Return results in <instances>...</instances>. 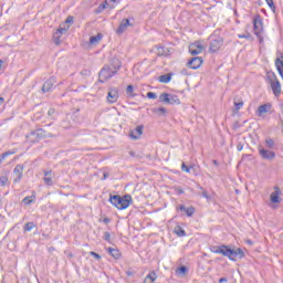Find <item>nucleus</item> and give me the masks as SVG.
<instances>
[{"label":"nucleus","instance_id":"f257e3e1","mask_svg":"<svg viewBox=\"0 0 283 283\" xmlns=\"http://www.w3.org/2000/svg\"><path fill=\"white\" fill-rule=\"evenodd\" d=\"M120 67H123L120 60H114L111 64H105L98 74L99 83H107V81L114 78L120 71Z\"/></svg>","mask_w":283,"mask_h":283},{"label":"nucleus","instance_id":"f03ea898","mask_svg":"<svg viewBox=\"0 0 283 283\" xmlns=\"http://www.w3.org/2000/svg\"><path fill=\"white\" fill-rule=\"evenodd\" d=\"M211 253H218L224 258H229L232 262H235V259L242 260L244 258V251L242 249H231L228 245H214L210 249Z\"/></svg>","mask_w":283,"mask_h":283},{"label":"nucleus","instance_id":"7ed1b4c3","mask_svg":"<svg viewBox=\"0 0 283 283\" xmlns=\"http://www.w3.org/2000/svg\"><path fill=\"white\" fill-rule=\"evenodd\" d=\"M109 202L111 205H113V207H116V209L123 211L132 205L133 199L130 195H125L123 197H120L119 195H111Z\"/></svg>","mask_w":283,"mask_h":283},{"label":"nucleus","instance_id":"20e7f679","mask_svg":"<svg viewBox=\"0 0 283 283\" xmlns=\"http://www.w3.org/2000/svg\"><path fill=\"white\" fill-rule=\"evenodd\" d=\"M268 81L271 85V90L274 96H280V94H282V85L280 84V80H277V75H275V73L269 74Z\"/></svg>","mask_w":283,"mask_h":283},{"label":"nucleus","instance_id":"39448f33","mask_svg":"<svg viewBox=\"0 0 283 283\" xmlns=\"http://www.w3.org/2000/svg\"><path fill=\"white\" fill-rule=\"evenodd\" d=\"M48 136H50V134H48L45 129L38 128L27 135V138L30 140V143H39V140H43V138H48Z\"/></svg>","mask_w":283,"mask_h":283},{"label":"nucleus","instance_id":"423d86ee","mask_svg":"<svg viewBox=\"0 0 283 283\" xmlns=\"http://www.w3.org/2000/svg\"><path fill=\"white\" fill-rule=\"evenodd\" d=\"M264 31V28L262 27V17L256 15L253 19V32L255 36L259 39L260 43H263L264 38H262V32Z\"/></svg>","mask_w":283,"mask_h":283},{"label":"nucleus","instance_id":"0eeeda50","mask_svg":"<svg viewBox=\"0 0 283 283\" xmlns=\"http://www.w3.org/2000/svg\"><path fill=\"white\" fill-rule=\"evenodd\" d=\"M160 103H166V105H180V98L177 95H171L169 93H161L159 96Z\"/></svg>","mask_w":283,"mask_h":283},{"label":"nucleus","instance_id":"6e6552de","mask_svg":"<svg viewBox=\"0 0 283 283\" xmlns=\"http://www.w3.org/2000/svg\"><path fill=\"white\" fill-rule=\"evenodd\" d=\"M258 151H259L260 157L263 160H269L270 163L275 160V151L266 149L262 146L258 147Z\"/></svg>","mask_w":283,"mask_h":283},{"label":"nucleus","instance_id":"1a4fd4ad","mask_svg":"<svg viewBox=\"0 0 283 283\" xmlns=\"http://www.w3.org/2000/svg\"><path fill=\"white\" fill-rule=\"evenodd\" d=\"M224 45V40L222 38H212L210 41L209 52L216 53L220 48Z\"/></svg>","mask_w":283,"mask_h":283},{"label":"nucleus","instance_id":"9d476101","mask_svg":"<svg viewBox=\"0 0 283 283\" xmlns=\"http://www.w3.org/2000/svg\"><path fill=\"white\" fill-rule=\"evenodd\" d=\"M134 23L129 22V19H123L119 27L116 30V34H124L127 28H133Z\"/></svg>","mask_w":283,"mask_h":283},{"label":"nucleus","instance_id":"9b49d317","mask_svg":"<svg viewBox=\"0 0 283 283\" xmlns=\"http://www.w3.org/2000/svg\"><path fill=\"white\" fill-rule=\"evenodd\" d=\"M14 179L13 182L17 185L21 182V179L23 178V165H17L13 169Z\"/></svg>","mask_w":283,"mask_h":283},{"label":"nucleus","instance_id":"f8f14e48","mask_svg":"<svg viewBox=\"0 0 283 283\" xmlns=\"http://www.w3.org/2000/svg\"><path fill=\"white\" fill-rule=\"evenodd\" d=\"M203 61L201 56L192 57L188 61L187 65L190 70H198L202 65Z\"/></svg>","mask_w":283,"mask_h":283},{"label":"nucleus","instance_id":"ddd939ff","mask_svg":"<svg viewBox=\"0 0 283 283\" xmlns=\"http://www.w3.org/2000/svg\"><path fill=\"white\" fill-rule=\"evenodd\" d=\"M273 107L272 103H265L258 107L256 115L258 116H264V114H269L271 112V108Z\"/></svg>","mask_w":283,"mask_h":283},{"label":"nucleus","instance_id":"4468645a","mask_svg":"<svg viewBox=\"0 0 283 283\" xmlns=\"http://www.w3.org/2000/svg\"><path fill=\"white\" fill-rule=\"evenodd\" d=\"M280 196H282V190H280V187L275 186L274 191L270 195L271 202H273V205L280 203Z\"/></svg>","mask_w":283,"mask_h":283},{"label":"nucleus","instance_id":"2eb2a0df","mask_svg":"<svg viewBox=\"0 0 283 283\" xmlns=\"http://www.w3.org/2000/svg\"><path fill=\"white\" fill-rule=\"evenodd\" d=\"M56 83V78L50 77L46 80L42 86V92L45 94L48 92H52V87H54V84Z\"/></svg>","mask_w":283,"mask_h":283},{"label":"nucleus","instance_id":"dca6fc26","mask_svg":"<svg viewBox=\"0 0 283 283\" xmlns=\"http://www.w3.org/2000/svg\"><path fill=\"white\" fill-rule=\"evenodd\" d=\"M202 50H205L203 46H201L200 43H197V44H191L189 46V52L192 56H198V54H201L202 53Z\"/></svg>","mask_w":283,"mask_h":283},{"label":"nucleus","instance_id":"f3484780","mask_svg":"<svg viewBox=\"0 0 283 283\" xmlns=\"http://www.w3.org/2000/svg\"><path fill=\"white\" fill-rule=\"evenodd\" d=\"M143 129H144L143 125L137 126L134 130L129 133L130 138L133 140H138V138L143 136Z\"/></svg>","mask_w":283,"mask_h":283},{"label":"nucleus","instance_id":"a211bd4d","mask_svg":"<svg viewBox=\"0 0 283 283\" xmlns=\"http://www.w3.org/2000/svg\"><path fill=\"white\" fill-rule=\"evenodd\" d=\"M156 49L157 56H171V50L169 48L157 45Z\"/></svg>","mask_w":283,"mask_h":283},{"label":"nucleus","instance_id":"6ab92c4d","mask_svg":"<svg viewBox=\"0 0 283 283\" xmlns=\"http://www.w3.org/2000/svg\"><path fill=\"white\" fill-rule=\"evenodd\" d=\"M179 211H185L186 216H188V218H191L193 216V213H196V208L193 206H190L189 208L185 207V205H180L178 207Z\"/></svg>","mask_w":283,"mask_h":283},{"label":"nucleus","instance_id":"aec40b11","mask_svg":"<svg viewBox=\"0 0 283 283\" xmlns=\"http://www.w3.org/2000/svg\"><path fill=\"white\" fill-rule=\"evenodd\" d=\"M107 101L108 103H116L118 101V88H113L108 92Z\"/></svg>","mask_w":283,"mask_h":283},{"label":"nucleus","instance_id":"412c9836","mask_svg":"<svg viewBox=\"0 0 283 283\" xmlns=\"http://www.w3.org/2000/svg\"><path fill=\"white\" fill-rule=\"evenodd\" d=\"M275 67L281 76V78L283 80V53H281V59L277 57L275 60Z\"/></svg>","mask_w":283,"mask_h":283},{"label":"nucleus","instance_id":"4be33fe9","mask_svg":"<svg viewBox=\"0 0 283 283\" xmlns=\"http://www.w3.org/2000/svg\"><path fill=\"white\" fill-rule=\"evenodd\" d=\"M44 184L48 185V187L54 186V180L52 179V170L44 171Z\"/></svg>","mask_w":283,"mask_h":283},{"label":"nucleus","instance_id":"5701e85b","mask_svg":"<svg viewBox=\"0 0 283 283\" xmlns=\"http://www.w3.org/2000/svg\"><path fill=\"white\" fill-rule=\"evenodd\" d=\"M107 252L109 253V255H112V258H114V260H120V258L123 255L120 253V250L114 249V248H108Z\"/></svg>","mask_w":283,"mask_h":283},{"label":"nucleus","instance_id":"b1692460","mask_svg":"<svg viewBox=\"0 0 283 283\" xmlns=\"http://www.w3.org/2000/svg\"><path fill=\"white\" fill-rule=\"evenodd\" d=\"M103 40V33H97L96 35H93L90 38L91 45H98L101 41Z\"/></svg>","mask_w":283,"mask_h":283},{"label":"nucleus","instance_id":"393cba45","mask_svg":"<svg viewBox=\"0 0 283 283\" xmlns=\"http://www.w3.org/2000/svg\"><path fill=\"white\" fill-rule=\"evenodd\" d=\"M156 280H158V274H156L155 271H151L150 273L147 274L144 282L148 283L150 281V283H154V282H156Z\"/></svg>","mask_w":283,"mask_h":283},{"label":"nucleus","instance_id":"a878e982","mask_svg":"<svg viewBox=\"0 0 283 283\" xmlns=\"http://www.w3.org/2000/svg\"><path fill=\"white\" fill-rule=\"evenodd\" d=\"M171 76H172L171 73L164 74V75L159 76L158 81H159V83H165V84L171 83Z\"/></svg>","mask_w":283,"mask_h":283},{"label":"nucleus","instance_id":"bb28decb","mask_svg":"<svg viewBox=\"0 0 283 283\" xmlns=\"http://www.w3.org/2000/svg\"><path fill=\"white\" fill-rule=\"evenodd\" d=\"M174 232L176 235H178V238H185V235H187V232L180 226L175 227Z\"/></svg>","mask_w":283,"mask_h":283},{"label":"nucleus","instance_id":"cd10ccee","mask_svg":"<svg viewBox=\"0 0 283 283\" xmlns=\"http://www.w3.org/2000/svg\"><path fill=\"white\" fill-rule=\"evenodd\" d=\"M36 198V192H32V196L25 197L22 202L23 205H32L34 202V199Z\"/></svg>","mask_w":283,"mask_h":283},{"label":"nucleus","instance_id":"c85d7f7f","mask_svg":"<svg viewBox=\"0 0 283 283\" xmlns=\"http://www.w3.org/2000/svg\"><path fill=\"white\" fill-rule=\"evenodd\" d=\"M234 114H238V112H240V109H242V107H244V102L243 101H235L234 99Z\"/></svg>","mask_w":283,"mask_h":283},{"label":"nucleus","instance_id":"c756f323","mask_svg":"<svg viewBox=\"0 0 283 283\" xmlns=\"http://www.w3.org/2000/svg\"><path fill=\"white\" fill-rule=\"evenodd\" d=\"M265 147L266 149H273L275 147V140L271 137L265 138Z\"/></svg>","mask_w":283,"mask_h":283},{"label":"nucleus","instance_id":"7c9ffc66","mask_svg":"<svg viewBox=\"0 0 283 283\" xmlns=\"http://www.w3.org/2000/svg\"><path fill=\"white\" fill-rule=\"evenodd\" d=\"M126 95L130 98H135L136 93H134V85L130 84L126 87Z\"/></svg>","mask_w":283,"mask_h":283},{"label":"nucleus","instance_id":"2f4dec72","mask_svg":"<svg viewBox=\"0 0 283 283\" xmlns=\"http://www.w3.org/2000/svg\"><path fill=\"white\" fill-rule=\"evenodd\" d=\"M8 185H10L8 180V176L6 175L0 176V187H8Z\"/></svg>","mask_w":283,"mask_h":283},{"label":"nucleus","instance_id":"473e14b6","mask_svg":"<svg viewBox=\"0 0 283 283\" xmlns=\"http://www.w3.org/2000/svg\"><path fill=\"white\" fill-rule=\"evenodd\" d=\"M34 227H36V224H34V222H27L23 227L24 233H28V231H32V229H34Z\"/></svg>","mask_w":283,"mask_h":283},{"label":"nucleus","instance_id":"72a5a7b5","mask_svg":"<svg viewBox=\"0 0 283 283\" xmlns=\"http://www.w3.org/2000/svg\"><path fill=\"white\" fill-rule=\"evenodd\" d=\"M153 112L154 114H158L159 116H165V114H167V108L165 107L154 108Z\"/></svg>","mask_w":283,"mask_h":283},{"label":"nucleus","instance_id":"f704fd0d","mask_svg":"<svg viewBox=\"0 0 283 283\" xmlns=\"http://www.w3.org/2000/svg\"><path fill=\"white\" fill-rule=\"evenodd\" d=\"M191 169H193V166H187L185 163L181 164V171H185L186 174H191Z\"/></svg>","mask_w":283,"mask_h":283},{"label":"nucleus","instance_id":"c9c22d12","mask_svg":"<svg viewBox=\"0 0 283 283\" xmlns=\"http://www.w3.org/2000/svg\"><path fill=\"white\" fill-rule=\"evenodd\" d=\"M239 39H247L248 41H253V36L251 33H245V34H238Z\"/></svg>","mask_w":283,"mask_h":283},{"label":"nucleus","instance_id":"e433bc0d","mask_svg":"<svg viewBox=\"0 0 283 283\" xmlns=\"http://www.w3.org/2000/svg\"><path fill=\"white\" fill-rule=\"evenodd\" d=\"M107 6H108V3H107V1H105L104 3H102V4L98 6L96 12H97V13L103 12V10H106V9H107Z\"/></svg>","mask_w":283,"mask_h":283},{"label":"nucleus","instance_id":"4c0bfd02","mask_svg":"<svg viewBox=\"0 0 283 283\" xmlns=\"http://www.w3.org/2000/svg\"><path fill=\"white\" fill-rule=\"evenodd\" d=\"M189 270L187 269V266H185V265H181L180 268H178V273L180 274V275H187V272H188Z\"/></svg>","mask_w":283,"mask_h":283},{"label":"nucleus","instance_id":"58836bf2","mask_svg":"<svg viewBox=\"0 0 283 283\" xmlns=\"http://www.w3.org/2000/svg\"><path fill=\"white\" fill-rule=\"evenodd\" d=\"M265 3H268L272 12H275V2H273V0H265Z\"/></svg>","mask_w":283,"mask_h":283},{"label":"nucleus","instance_id":"ea45409f","mask_svg":"<svg viewBox=\"0 0 283 283\" xmlns=\"http://www.w3.org/2000/svg\"><path fill=\"white\" fill-rule=\"evenodd\" d=\"M103 238H104L105 242L112 243V234L108 231L104 232Z\"/></svg>","mask_w":283,"mask_h":283},{"label":"nucleus","instance_id":"a19ab883","mask_svg":"<svg viewBox=\"0 0 283 283\" xmlns=\"http://www.w3.org/2000/svg\"><path fill=\"white\" fill-rule=\"evenodd\" d=\"M56 114V109H54V108H50L49 111H48V116H50L51 118H54V115Z\"/></svg>","mask_w":283,"mask_h":283},{"label":"nucleus","instance_id":"79ce46f5","mask_svg":"<svg viewBox=\"0 0 283 283\" xmlns=\"http://www.w3.org/2000/svg\"><path fill=\"white\" fill-rule=\"evenodd\" d=\"M12 154H14V151H6L2 155H0L2 157L3 160H6V158H8V156H12Z\"/></svg>","mask_w":283,"mask_h":283},{"label":"nucleus","instance_id":"37998d69","mask_svg":"<svg viewBox=\"0 0 283 283\" xmlns=\"http://www.w3.org/2000/svg\"><path fill=\"white\" fill-rule=\"evenodd\" d=\"M147 98L156 99V98H158V96L154 92H148L147 93Z\"/></svg>","mask_w":283,"mask_h":283},{"label":"nucleus","instance_id":"c03bdc74","mask_svg":"<svg viewBox=\"0 0 283 283\" xmlns=\"http://www.w3.org/2000/svg\"><path fill=\"white\" fill-rule=\"evenodd\" d=\"M53 42L55 43V45H61V38L53 35Z\"/></svg>","mask_w":283,"mask_h":283},{"label":"nucleus","instance_id":"a18cd8bd","mask_svg":"<svg viewBox=\"0 0 283 283\" xmlns=\"http://www.w3.org/2000/svg\"><path fill=\"white\" fill-rule=\"evenodd\" d=\"M90 255H92V258H95V260H101V254H98L94 251L90 252Z\"/></svg>","mask_w":283,"mask_h":283},{"label":"nucleus","instance_id":"49530a36","mask_svg":"<svg viewBox=\"0 0 283 283\" xmlns=\"http://www.w3.org/2000/svg\"><path fill=\"white\" fill-rule=\"evenodd\" d=\"M201 196H202V198H206L207 200H209V192H207V190H202L201 191Z\"/></svg>","mask_w":283,"mask_h":283},{"label":"nucleus","instance_id":"de8ad7c7","mask_svg":"<svg viewBox=\"0 0 283 283\" xmlns=\"http://www.w3.org/2000/svg\"><path fill=\"white\" fill-rule=\"evenodd\" d=\"M65 23H74V17L69 15L65 20Z\"/></svg>","mask_w":283,"mask_h":283},{"label":"nucleus","instance_id":"09e8293b","mask_svg":"<svg viewBox=\"0 0 283 283\" xmlns=\"http://www.w3.org/2000/svg\"><path fill=\"white\" fill-rule=\"evenodd\" d=\"M176 192L178 193V196H182V193H185V190L180 187H177Z\"/></svg>","mask_w":283,"mask_h":283},{"label":"nucleus","instance_id":"8fccbe9b","mask_svg":"<svg viewBox=\"0 0 283 283\" xmlns=\"http://www.w3.org/2000/svg\"><path fill=\"white\" fill-rule=\"evenodd\" d=\"M237 149H238V151H242V149H244V145L242 143H239L237 145Z\"/></svg>","mask_w":283,"mask_h":283},{"label":"nucleus","instance_id":"3c124183","mask_svg":"<svg viewBox=\"0 0 283 283\" xmlns=\"http://www.w3.org/2000/svg\"><path fill=\"white\" fill-rule=\"evenodd\" d=\"M57 32L62 33V34H65V32H67V29L65 28H60L57 29Z\"/></svg>","mask_w":283,"mask_h":283},{"label":"nucleus","instance_id":"603ef678","mask_svg":"<svg viewBox=\"0 0 283 283\" xmlns=\"http://www.w3.org/2000/svg\"><path fill=\"white\" fill-rule=\"evenodd\" d=\"M103 222H104V224H109L112 222V220L106 217L103 219Z\"/></svg>","mask_w":283,"mask_h":283},{"label":"nucleus","instance_id":"864d4df0","mask_svg":"<svg viewBox=\"0 0 283 283\" xmlns=\"http://www.w3.org/2000/svg\"><path fill=\"white\" fill-rule=\"evenodd\" d=\"M53 36H57V38L61 39V36H63V34L60 31L56 30V32L53 34Z\"/></svg>","mask_w":283,"mask_h":283},{"label":"nucleus","instance_id":"5fc2aeb1","mask_svg":"<svg viewBox=\"0 0 283 283\" xmlns=\"http://www.w3.org/2000/svg\"><path fill=\"white\" fill-rule=\"evenodd\" d=\"M180 74H182V76H187L189 73L187 72V69L181 70Z\"/></svg>","mask_w":283,"mask_h":283},{"label":"nucleus","instance_id":"6e6d98bb","mask_svg":"<svg viewBox=\"0 0 283 283\" xmlns=\"http://www.w3.org/2000/svg\"><path fill=\"white\" fill-rule=\"evenodd\" d=\"M224 282H229V280L227 277L219 279V283H224Z\"/></svg>","mask_w":283,"mask_h":283},{"label":"nucleus","instance_id":"4d7b16f0","mask_svg":"<svg viewBox=\"0 0 283 283\" xmlns=\"http://www.w3.org/2000/svg\"><path fill=\"white\" fill-rule=\"evenodd\" d=\"M197 189H199L200 191H205V188L200 186V184L197 185Z\"/></svg>","mask_w":283,"mask_h":283},{"label":"nucleus","instance_id":"13d9d810","mask_svg":"<svg viewBox=\"0 0 283 283\" xmlns=\"http://www.w3.org/2000/svg\"><path fill=\"white\" fill-rule=\"evenodd\" d=\"M126 275H127L128 277H132V275H134V272L127 271V272H126Z\"/></svg>","mask_w":283,"mask_h":283},{"label":"nucleus","instance_id":"bf43d9fd","mask_svg":"<svg viewBox=\"0 0 283 283\" xmlns=\"http://www.w3.org/2000/svg\"><path fill=\"white\" fill-rule=\"evenodd\" d=\"M3 103H6V98L0 97V105H3Z\"/></svg>","mask_w":283,"mask_h":283},{"label":"nucleus","instance_id":"052dcab7","mask_svg":"<svg viewBox=\"0 0 283 283\" xmlns=\"http://www.w3.org/2000/svg\"><path fill=\"white\" fill-rule=\"evenodd\" d=\"M245 242H247V244H249L250 247H253V242H252L251 240H247Z\"/></svg>","mask_w":283,"mask_h":283},{"label":"nucleus","instance_id":"680f3d73","mask_svg":"<svg viewBox=\"0 0 283 283\" xmlns=\"http://www.w3.org/2000/svg\"><path fill=\"white\" fill-rule=\"evenodd\" d=\"M129 156H132L134 158V157H136V153L135 151H129Z\"/></svg>","mask_w":283,"mask_h":283},{"label":"nucleus","instance_id":"e2e57ef3","mask_svg":"<svg viewBox=\"0 0 283 283\" xmlns=\"http://www.w3.org/2000/svg\"><path fill=\"white\" fill-rule=\"evenodd\" d=\"M3 60H0V70H1V67L3 66Z\"/></svg>","mask_w":283,"mask_h":283},{"label":"nucleus","instance_id":"0e129e2a","mask_svg":"<svg viewBox=\"0 0 283 283\" xmlns=\"http://www.w3.org/2000/svg\"><path fill=\"white\" fill-rule=\"evenodd\" d=\"M213 165H218V160H213Z\"/></svg>","mask_w":283,"mask_h":283},{"label":"nucleus","instance_id":"69168bd1","mask_svg":"<svg viewBox=\"0 0 283 283\" xmlns=\"http://www.w3.org/2000/svg\"><path fill=\"white\" fill-rule=\"evenodd\" d=\"M105 178H107V174H104V180H105Z\"/></svg>","mask_w":283,"mask_h":283},{"label":"nucleus","instance_id":"338daca9","mask_svg":"<svg viewBox=\"0 0 283 283\" xmlns=\"http://www.w3.org/2000/svg\"><path fill=\"white\" fill-rule=\"evenodd\" d=\"M112 1V3H116V0H111Z\"/></svg>","mask_w":283,"mask_h":283},{"label":"nucleus","instance_id":"774afa93","mask_svg":"<svg viewBox=\"0 0 283 283\" xmlns=\"http://www.w3.org/2000/svg\"><path fill=\"white\" fill-rule=\"evenodd\" d=\"M69 258H73V255H72V254H69Z\"/></svg>","mask_w":283,"mask_h":283}]
</instances>
